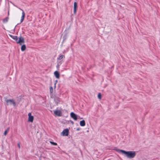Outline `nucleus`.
Segmentation results:
<instances>
[{"label":"nucleus","mask_w":160,"mask_h":160,"mask_svg":"<svg viewBox=\"0 0 160 160\" xmlns=\"http://www.w3.org/2000/svg\"><path fill=\"white\" fill-rule=\"evenodd\" d=\"M8 129L5 131L4 133V135L6 136L7 135L8 132Z\"/></svg>","instance_id":"obj_20"},{"label":"nucleus","mask_w":160,"mask_h":160,"mask_svg":"<svg viewBox=\"0 0 160 160\" xmlns=\"http://www.w3.org/2000/svg\"><path fill=\"white\" fill-rule=\"evenodd\" d=\"M71 117L74 120H76L77 119V115L74 113L71 112L70 113Z\"/></svg>","instance_id":"obj_8"},{"label":"nucleus","mask_w":160,"mask_h":160,"mask_svg":"<svg viewBox=\"0 0 160 160\" xmlns=\"http://www.w3.org/2000/svg\"><path fill=\"white\" fill-rule=\"evenodd\" d=\"M49 89L50 93H52L53 92V89L52 87V86L50 87Z\"/></svg>","instance_id":"obj_16"},{"label":"nucleus","mask_w":160,"mask_h":160,"mask_svg":"<svg viewBox=\"0 0 160 160\" xmlns=\"http://www.w3.org/2000/svg\"><path fill=\"white\" fill-rule=\"evenodd\" d=\"M16 41L17 43H19L21 45L24 43V39L22 37H20L18 38H17Z\"/></svg>","instance_id":"obj_3"},{"label":"nucleus","mask_w":160,"mask_h":160,"mask_svg":"<svg viewBox=\"0 0 160 160\" xmlns=\"http://www.w3.org/2000/svg\"><path fill=\"white\" fill-rule=\"evenodd\" d=\"M9 11H8V15H9Z\"/></svg>","instance_id":"obj_25"},{"label":"nucleus","mask_w":160,"mask_h":160,"mask_svg":"<svg viewBox=\"0 0 160 160\" xmlns=\"http://www.w3.org/2000/svg\"><path fill=\"white\" fill-rule=\"evenodd\" d=\"M6 102L8 105H12L14 106H16V103L13 99L7 100Z\"/></svg>","instance_id":"obj_4"},{"label":"nucleus","mask_w":160,"mask_h":160,"mask_svg":"<svg viewBox=\"0 0 160 160\" xmlns=\"http://www.w3.org/2000/svg\"><path fill=\"white\" fill-rule=\"evenodd\" d=\"M80 125L81 126H84L85 125V121L84 120H83L81 121L80 122Z\"/></svg>","instance_id":"obj_11"},{"label":"nucleus","mask_w":160,"mask_h":160,"mask_svg":"<svg viewBox=\"0 0 160 160\" xmlns=\"http://www.w3.org/2000/svg\"><path fill=\"white\" fill-rule=\"evenodd\" d=\"M54 114L55 115L58 116H61L62 112L59 110H56L54 111Z\"/></svg>","instance_id":"obj_7"},{"label":"nucleus","mask_w":160,"mask_h":160,"mask_svg":"<svg viewBox=\"0 0 160 160\" xmlns=\"http://www.w3.org/2000/svg\"><path fill=\"white\" fill-rule=\"evenodd\" d=\"M55 101L56 103L57 104H58L59 102V99L58 98H56L55 99Z\"/></svg>","instance_id":"obj_17"},{"label":"nucleus","mask_w":160,"mask_h":160,"mask_svg":"<svg viewBox=\"0 0 160 160\" xmlns=\"http://www.w3.org/2000/svg\"><path fill=\"white\" fill-rule=\"evenodd\" d=\"M18 8L20 10L22 11V15L21 17V20H20V23H21L23 21L25 16V13L23 10L22 9H21L20 8Z\"/></svg>","instance_id":"obj_5"},{"label":"nucleus","mask_w":160,"mask_h":160,"mask_svg":"<svg viewBox=\"0 0 160 160\" xmlns=\"http://www.w3.org/2000/svg\"><path fill=\"white\" fill-rule=\"evenodd\" d=\"M58 82V81L57 80H56L55 82L54 83V88H56V84Z\"/></svg>","instance_id":"obj_21"},{"label":"nucleus","mask_w":160,"mask_h":160,"mask_svg":"<svg viewBox=\"0 0 160 160\" xmlns=\"http://www.w3.org/2000/svg\"><path fill=\"white\" fill-rule=\"evenodd\" d=\"M26 48V46L25 45L23 44L21 47V50L22 51H23L25 50Z\"/></svg>","instance_id":"obj_14"},{"label":"nucleus","mask_w":160,"mask_h":160,"mask_svg":"<svg viewBox=\"0 0 160 160\" xmlns=\"http://www.w3.org/2000/svg\"><path fill=\"white\" fill-rule=\"evenodd\" d=\"M77 8V3L76 2H75L74 3V5H73V8H74L73 12L74 14L76 13Z\"/></svg>","instance_id":"obj_10"},{"label":"nucleus","mask_w":160,"mask_h":160,"mask_svg":"<svg viewBox=\"0 0 160 160\" xmlns=\"http://www.w3.org/2000/svg\"><path fill=\"white\" fill-rule=\"evenodd\" d=\"M98 99H101L102 96H101V95L100 93H99L98 94Z\"/></svg>","instance_id":"obj_19"},{"label":"nucleus","mask_w":160,"mask_h":160,"mask_svg":"<svg viewBox=\"0 0 160 160\" xmlns=\"http://www.w3.org/2000/svg\"><path fill=\"white\" fill-rule=\"evenodd\" d=\"M71 122L72 124H73V121H71Z\"/></svg>","instance_id":"obj_24"},{"label":"nucleus","mask_w":160,"mask_h":160,"mask_svg":"<svg viewBox=\"0 0 160 160\" xmlns=\"http://www.w3.org/2000/svg\"><path fill=\"white\" fill-rule=\"evenodd\" d=\"M69 130L68 129H65L63 130L61 133V135L63 136H67L69 135Z\"/></svg>","instance_id":"obj_2"},{"label":"nucleus","mask_w":160,"mask_h":160,"mask_svg":"<svg viewBox=\"0 0 160 160\" xmlns=\"http://www.w3.org/2000/svg\"><path fill=\"white\" fill-rule=\"evenodd\" d=\"M50 142L51 144L52 145H53L56 146L57 145V144L56 143L52 142V141H50Z\"/></svg>","instance_id":"obj_18"},{"label":"nucleus","mask_w":160,"mask_h":160,"mask_svg":"<svg viewBox=\"0 0 160 160\" xmlns=\"http://www.w3.org/2000/svg\"><path fill=\"white\" fill-rule=\"evenodd\" d=\"M18 146L19 148H20V144L19 143H18Z\"/></svg>","instance_id":"obj_22"},{"label":"nucleus","mask_w":160,"mask_h":160,"mask_svg":"<svg viewBox=\"0 0 160 160\" xmlns=\"http://www.w3.org/2000/svg\"><path fill=\"white\" fill-rule=\"evenodd\" d=\"M118 153L124 155L127 158H133L136 155V152L133 151H125L122 150L116 149V150Z\"/></svg>","instance_id":"obj_1"},{"label":"nucleus","mask_w":160,"mask_h":160,"mask_svg":"<svg viewBox=\"0 0 160 160\" xmlns=\"http://www.w3.org/2000/svg\"><path fill=\"white\" fill-rule=\"evenodd\" d=\"M9 17H7L6 18H5L3 20V22L4 23H7L8 20H9Z\"/></svg>","instance_id":"obj_12"},{"label":"nucleus","mask_w":160,"mask_h":160,"mask_svg":"<svg viewBox=\"0 0 160 160\" xmlns=\"http://www.w3.org/2000/svg\"><path fill=\"white\" fill-rule=\"evenodd\" d=\"M54 75L56 78L57 79L59 78L60 74L57 71H55L54 72Z\"/></svg>","instance_id":"obj_9"},{"label":"nucleus","mask_w":160,"mask_h":160,"mask_svg":"<svg viewBox=\"0 0 160 160\" xmlns=\"http://www.w3.org/2000/svg\"><path fill=\"white\" fill-rule=\"evenodd\" d=\"M80 130V128H77V131H79V130Z\"/></svg>","instance_id":"obj_23"},{"label":"nucleus","mask_w":160,"mask_h":160,"mask_svg":"<svg viewBox=\"0 0 160 160\" xmlns=\"http://www.w3.org/2000/svg\"><path fill=\"white\" fill-rule=\"evenodd\" d=\"M10 37H11L12 38L15 40L16 41L17 40V38L18 37L16 36H14L11 35H9Z\"/></svg>","instance_id":"obj_13"},{"label":"nucleus","mask_w":160,"mask_h":160,"mask_svg":"<svg viewBox=\"0 0 160 160\" xmlns=\"http://www.w3.org/2000/svg\"><path fill=\"white\" fill-rule=\"evenodd\" d=\"M64 57V56L63 55H60L58 57L57 59L58 60H61Z\"/></svg>","instance_id":"obj_15"},{"label":"nucleus","mask_w":160,"mask_h":160,"mask_svg":"<svg viewBox=\"0 0 160 160\" xmlns=\"http://www.w3.org/2000/svg\"><path fill=\"white\" fill-rule=\"evenodd\" d=\"M28 121L32 122L33 120V117L32 116L31 113H29L28 114Z\"/></svg>","instance_id":"obj_6"}]
</instances>
